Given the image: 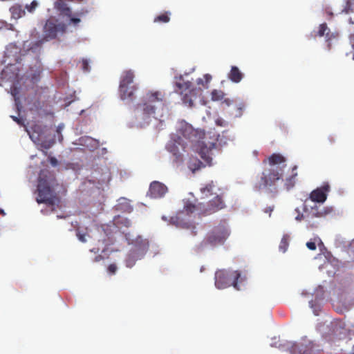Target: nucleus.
I'll return each mask as SVG.
<instances>
[{
  "label": "nucleus",
  "instance_id": "27",
  "mask_svg": "<svg viewBox=\"0 0 354 354\" xmlns=\"http://www.w3.org/2000/svg\"><path fill=\"white\" fill-rule=\"evenodd\" d=\"M76 236L78 240L82 243H86L87 241V238L90 237L88 233V229H82L80 227L76 228Z\"/></svg>",
  "mask_w": 354,
  "mask_h": 354
},
{
  "label": "nucleus",
  "instance_id": "1",
  "mask_svg": "<svg viewBox=\"0 0 354 354\" xmlns=\"http://www.w3.org/2000/svg\"><path fill=\"white\" fill-rule=\"evenodd\" d=\"M286 159L280 153H272L263 160L264 168L257 178L254 188L257 190H262L275 185L276 183L281 180L286 167Z\"/></svg>",
  "mask_w": 354,
  "mask_h": 354
},
{
  "label": "nucleus",
  "instance_id": "32",
  "mask_svg": "<svg viewBox=\"0 0 354 354\" xmlns=\"http://www.w3.org/2000/svg\"><path fill=\"white\" fill-rule=\"evenodd\" d=\"M288 236L284 235L281 240L279 248L282 252H285L288 248Z\"/></svg>",
  "mask_w": 354,
  "mask_h": 354
},
{
  "label": "nucleus",
  "instance_id": "12",
  "mask_svg": "<svg viewBox=\"0 0 354 354\" xmlns=\"http://www.w3.org/2000/svg\"><path fill=\"white\" fill-rule=\"evenodd\" d=\"M225 207V203L223 200V194H217L208 201L207 205L203 204L201 215L207 216L214 214Z\"/></svg>",
  "mask_w": 354,
  "mask_h": 354
},
{
  "label": "nucleus",
  "instance_id": "42",
  "mask_svg": "<svg viewBox=\"0 0 354 354\" xmlns=\"http://www.w3.org/2000/svg\"><path fill=\"white\" fill-rule=\"evenodd\" d=\"M102 259H103L102 256V255H97V256H96V257H95V259H94V261L97 262V261H101Z\"/></svg>",
  "mask_w": 354,
  "mask_h": 354
},
{
  "label": "nucleus",
  "instance_id": "25",
  "mask_svg": "<svg viewBox=\"0 0 354 354\" xmlns=\"http://www.w3.org/2000/svg\"><path fill=\"white\" fill-rule=\"evenodd\" d=\"M201 209H203L202 203L194 205L192 203L188 202L184 206V210L187 214H192L196 211H198L199 214H201Z\"/></svg>",
  "mask_w": 354,
  "mask_h": 354
},
{
  "label": "nucleus",
  "instance_id": "9",
  "mask_svg": "<svg viewBox=\"0 0 354 354\" xmlns=\"http://www.w3.org/2000/svg\"><path fill=\"white\" fill-rule=\"evenodd\" d=\"M165 95L160 91H149L145 97L143 103V111L145 114L151 115L155 113V106L153 104L159 102L163 104Z\"/></svg>",
  "mask_w": 354,
  "mask_h": 354
},
{
  "label": "nucleus",
  "instance_id": "20",
  "mask_svg": "<svg viewBox=\"0 0 354 354\" xmlns=\"http://www.w3.org/2000/svg\"><path fill=\"white\" fill-rule=\"evenodd\" d=\"M217 189L219 190V189L216 187L214 182L211 181L203 185L201 187L200 191L203 198H208L212 196L213 194H216V196L218 194L216 192Z\"/></svg>",
  "mask_w": 354,
  "mask_h": 354
},
{
  "label": "nucleus",
  "instance_id": "43",
  "mask_svg": "<svg viewBox=\"0 0 354 354\" xmlns=\"http://www.w3.org/2000/svg\"><path fill=\"white\" fill-rule=\"evenodd\" d=\"M12 118L14 121L17 122L18 124H21V120L15 116H12Z\"/></svg>",
  "mask_w": 354,
  "mask_h": 354
},
{
  "label": "nucleus",
  "instance_id": "15",
  "mask_svg": "<svg viewBox=\"0 0 354 354\" xmlns=\"http://www.w3.org/2000/svg\"><path fill=\"white\" fill-rule=\"evenodd\" d=\"M304 212H306V227L308 229H314L318 227L319 223L317 221H313L315 218H321L327 214L326 211H322L319 209V207L317 205H315L311 207L310 211H308L306 206L304 207Z\"/></svg>",
  "mask_w": 354,
  "mask_h": 354
},
{
  "label": "nucleus",
  "instance_id": "45",
  "mask_svg": "<svg viewBox=\"0 0 354 354\" xmlns=\"http://www.w3.org/2000/svg\"><path fill=\"white\" fill-rule=\"evenodd\" d=\"M53 163H56L57 162V160L55 158H52V161H51Z\"/></svg>",
  "mask_w": 354,
  "mask_h": 354
},
{
  "label": "nucleus",
  "instance_id": "14",
  "mask_svg": "<svg viewBox=\"0 0 354 354\" xmlns=\"http://www.w3.org/2000/svg\"><path fill=\"white\" fill-rule=\"evenodd\" d=\"M187 143L183 138L178 136L177 139L171 141L167 146L168 151L176 158V161L183 160V152L185 151Z\"/></svg>",
  "mask_w": 354,
  "mask_h": 354
},
{
  "label": "nucleus",
  "instance_id": "26",
  "mask_svg": "<svg viewBox=\"0 0 354 354\" xmlns=\"http://www.w3.org/2000/svg\"><path fill=\"white\" fill-rule=\"evenodd\" d=\"M205 166V163L203 164L198 158H191L188 162V167L192 172H195L199 170L202 167Z\"/></svg>",
  "mask_w": 354,
  "mask_h": 354
},
{
  "label": "nucleus",
  "instance_id": "49",
  "mask_svg": "<svg viewBox=\"0 0 354 354\" xmlns=\"http://www.w3.org/2000/svg\"><path fill=\"white\" fill-rule=\"evenodd\" d=\"M353 59H354V54H353Z\"/></svg>",
  "mask_w": 354,
  "mask_h": 354
},
{
  "label": "nucleus",
  "instance_id": "23",
  "mask_svg": "<svg viewBox=\"0 0 354 354\" xmlns=\"http://www.w3.org/2000/svg\"><path fill=\"white\" fill-rule=\"evenodd\" d=\"M30 138L34 142H37L41 145L42 147L48 149H49L54 143V139H52L50 141H42L41 139V136L37 134L35 135V132L30 135Z\"/></svg>",
  "mask_w": 354,
  "mask_h": 354
},
{
  "label": "nucleus",
  "instance_id": "30",
  "mask_svg": "<svg viewBox=\"0 0 354 354\" xmlns=\"http://www.w3.org/2000/svg\"><path fill=\"white\" fill-rule=\"evenodd\" d=\"M225 95L223 91L214 89L211 93V99L213 101H220L224 99Z\"/></svg>",
  "mask_w": 354,
  "mask_h": 354
},
{
  "label": "nucleus",
  "instance_id": "19",
  "mask_svg": "<svg viewBox=\"0 0 354 354\" xmlns=\"http://www.w3.org/2000/svg\"><path fill=\"white\" fill-rule=\"evenodd\" d=\"M329 191V185L324 184L321 187L313 190L310 194V198L313 202L324 203L327 198V194Z\"/></svg>",
  "mask_w": 354,
  "mask_h": 354
},
{
  "label": "nucleus",
  "instance_id": "41",
  "mask_svg": "<svg viewBox=\"0 0 354 354\" xmlns=\"http://www.w3.org/2000/svg\"><path fill=\"white\" fill-rule=\"evenodd\" d=\"M328 140L329 141V142L330 144H333L335 143L336 139H335V136L334 135H330L328 137Z\"/></svg>",
  "mask_w": 354,
  "mask_h": 354
},
{
  "label": "nucleus",
  "instance_id": "47",
  "mask_svg": "<svg viewBox=\"0 0 354 354\" xmlns=\"http://www.w3.org/2000/svg\"><path fill=\"white\" fill-rule=\"evenodd\" d=\"M1 216L5 214L4 211L2 209L1 210Z\"/></svg>",
  "mask_w": 354,
  "mask_h": 354
},
{
  "label": "nucleus",
  "instance_id": "7",
  "mask_svg": "<svg viewBox=\"0 0 354 354\" xmlns=\"http://www.w3.org/2000/svg\"><path fill=\"white\" fill-rule=\"evenodd\" d=\"M149 241L147 239H138L136 244L128 254L125 263L128 268H132L136 261L142 259L149 250Z\"/></svg>",
  "mask_w": 354,
  "mask_h": 354
},
{
  "label": "nucleus",
  "instance_id": "36",
  "mask_svg": "<svg viewBox=\"0 0 354 354\" xmlns=\"http://www.w3.org/2000/svg\"><path fill=\"white\" fill-rule=\"evenodd\" d=\"M82 70L84 71V72H88L90 71V67H89V65H88V62L86 59H83L82 62Z\"/></svg>",
  "mask_w": 354,
  "mask_h": 354
},
{
  "label": "nucleus",
  "instance_id": "35",
  "mask_svg": "<svg viewBox=\"0 0 354 354\" xmlns=\"http://www.w3.org/2000/svg\"><path fill=\"white\" fill-rule=\"evenodd\" d=\"M295 211L297 212V215L295 216V219L297 221H301L302 220L306 221V213L304 214L301 213L297 208L295 209Z\"/></svg>",
  "mask_w": 354,
  "mask_h": 354
},
{
  "label": "nucleus",
  "instance_id": "46",
  "mask_svg": "<svg viewBox=\"0 0 354 354\" xmlns=\"http://www.w3.org/2000/svg\"><path fill=\"white\" fill-rule=\"evenodd\" d=\"M15 102H16V106H17V109H19V104H18V102H17L16 99H15Z\"/></svg>",
  "mask_w": 354,
  "mask_h": 354
},
{
  "label": "nucleus",
  "instance_id": "21",
  "mask_svg": "<svg viewBox=\"0 0 354 354\" xmlns=\"http://www.w3.org/2000/svg\"><path fill=\"white\" fill-rule=\"evenodd\" d=\"M297 169V166L295 165L292 167L291 174L285 179L284 187L287 190H290L294 187L296 184V178L298 175Z\"/></svg>",
  "mask_w": 354,
  "mask_h": 354
},
{
  "label": "nucleus",
  "instance_id": "6",
  "mask_svg": "<svg viewBox=\"0 0 354 354\" xmlns=\"http://www.w3.org/2000/svg\"><path fill=\"white\" fill-rule=\"evenodd\" d=\"M229 235L230 232L227 227L225 224H219L207 234L202 244L210 246L223 245Z\"/></svg>",
  "mask_w": 354,
  "mask_h": 354
},
{
  "label": "nucleus",
  "instance_id": "17",
  "mask_svg": "<svg viewBox=\"0 0 354 354\" xmlns=\"http://www.w3.org/2000/svg\"><path fill=\"white\" fill-rule=\"evenodd\" d=\"M167 192V187L162 183L153 181L150 185L147 196L151 198L163 197Z\"/></svg>",
  "mask_w": 354,
  "mask_h": 354
},
{
  "label": "nucleus",
  "instance_id": "44",
  "mask_svg": "<svg viewBox=\"0 0 354 354\" xmlns=\"http://www.w3.org/2000/svg\"><path fill=\"white\" fill-rule=\"evenodd\" d=\"M225 102L229 105L230 104V100H225Z\"/></svg>",
  "mask_w": 354,
  "mask_h": 354
},
{
  "label": "nucleus",
  "instance_id": "11",
  "mask_svg": "<svg viewBox=\"0 0 354 354\" xmlns=\"http://www.w3.org/2000/svg\"><path fill=\"white\" fill-rule=\"evenodd\" d=\"M66 26L63 23H57V20L49 19L44 27V37L47 39L56 38L59 32H65Z\"/></svg>",
  "mask_w": 354,
  "mask_h": 354
},
{
  "label": "nucleus",
  "instance_id": "31",
  "mask_svg": "<svg viewBox=\"0 0 354 354\" xmlns=\"http://www.w3.org/2000/svg\"><path fill=\"white\" fill-rule=\"evenodd\" d=\"M212 80V76L209 74H205L203 78H198L196 80V83L198 85H202L204 88L208 87V84Z\"/></svg>",
  "mask_w": 354,
  "mask_h": 354
},
{
  "label": "nucleus",
  "instance_id": "22",
  "mask_svg": "<svg viewBox=\"0 0 354 354\" xmlns=\"http://www.w3.org/2000/svg\"><path fill=\"white\" fill-rule=\"evenodd\" d=\"M227 77L232 82L239 83L242 80L243 73H241L237 66H232Z\"/></svg>",
  "mask_w": 354,
  "mask_h": 354
},
{
  "label": "nucleus",
  "instance_id": "4",
  "mask_svg": "<svg viewBox=\"0 0 354 354\" xmlns=\"http://www.w3.org/2000/svg\"><path fill=\"white\" fill-rule=\"evenodd\" d=\"M241 274L238 271H227L221 270L215 274V285L219 289L226 288L230 286H233L234 288L239 290L238 286V279L240 278Z\"/></svg>",
  "mask_w": 354,
  "mask_h": 354
},
{
  "label": "nucleus",
  "instance_id": "5",
  "mask_svg": "<svg viewBox=\"0 0 354 354\" xmlns=\"http://www.w3.org/2000/svg\"><path fill=\"white\" fill-rule=\"evenodd\" d=\"M55 8L62 17L66 18L69 25H73L74 26H78L81 22L82 18L88 13V10L84 9L73 12L71 9L63 0L57 1L55 4Z\"/></svg>",
  "mask_w": 354,
  "mask_h": 354
},
{
  "label": "nucleus",
  "instance_id": "18",
  "mask_svg": "<svg viewBox=\"0 0 354 354\" xmlns=\"http://www.w3.org/2000/svg\"><path fill=\"white\" fill-rule=\"evenodd\" d=\"M331 335L338 339L344 338L347 334L346 324L342 319H335L330 324Z\"/></svg>",
  "mask_w": 354,
  "mask_h": 354
},
{
  "label": "nucleus",
  "instance_id": "39",
  "mask_svg": "<svg viewBox=\"0 0 354 354\" xmlns=\"http://www.w3.org/2000/svg\"><path fill=\"white\" fill-rule=\"evenodd\" d=\"M62 128H63V127L60 126V125H59L57 127V132L58 134H59V141H62V139H63L62 135L61 134V131L62 130Z\"/></svg>",
  "mask_w": 354,
  "mask_h": 354
},
{
  "label": "nucleus",
  "instance_id": "3",
  "mask_svg": "<svg viewBox=\"0 0 354 354\" xmlns=\"http://www.w3.org/2000/svg\"><path fill=\"white\" fill-rule=\"evenodd\" d=\"M134 73L131 70L124 71L120 77L119 91L120 97L122 100H133V95L135 91L138 89L136 85L131 84L133 82Z\"/></svg>",
  "mask_w": 354,
  "mask_h": 354
},
{
  "label": "nucleus",
  "instance_id": "34",
  "mask_svg": "<svg viewBox=\"0 0 354 354\" xmlns=\"http://www.w3.org/2000/svg\"><path fill=\"white\" fill-rule=\"evenodd\" d=\"M38 6V3L36 1H32L30 5H26V8L29 12H33Z\"/></svg>",
  "mask_w": 354,
  "mask_h": 354
},
{
  "label": "nucleus",
  "instance_id": "40",
  "mask_svg": "<svg viewBox=\"0 0 354 354\" xmlns=\"http://www.w3.org/2000/svg\"><path fill=\"white\" fill-rule=\"evenodd\" d=\"M216 123L218 126H221V127H223L225 125V122L223 119L216 120Z\"/></svg>",
  "mask_w": 354,
  "mask_h": 354
},
{
  "label": "nucleus",
  "instance_id": "28",
  "mask_svg": "<svg viewBox=\"0 0 354 354\" xmlns=\"http://www.w3.org/2000/svg\"><path fill=\"white\" fill-rule=\"evenodd\" d=\"M170 12H165L164 13L156 17L153 21L156 23H168L170 20Z\"/></svg>",
  "mask_w": 354,
  "mask_h": 354
},
{
  "label": "nucleus",
  "instance_id": "2",
  "mask_svg": "<svg viewBox=\"0 0 354 354\" xmlns=\"http://www.w3.org/2000/svg\"><path fill=\"white\" fill-rule=\"evenodd\" d=\"M59 186L55 175L48 170L40 172L37 185V202L48 205H55L59 202L55 191Z\"/></svg>",
  "mask_w": 354,
  "mask_h": 354
},
{
  "label": "nucleus",
  "instance_id": "24",
  "mask_svg": "<svg viewBox=\"0 0 354 354\" xmlns=\"http://www.w3.org/2000/svg\"><path fill=\"white\" fill-rule=\"evenodd\" d=\"M10 12L12 18L18 19L25 15L26 12L22 8V6L19 4H15L10 8Z\"/></svg>",
  "mask_w": 354,
  "mask_h": 354
},
{
  "label": "nucleus",
  "instance_id": "10",
  "mask_svg": "<svg viewBox=\"0 0 354 354\" xmlns=\"http://www.w3.org/2000/svg\"><path fill=\"white\" fill-rule=\"evenodd\" d=\"M195 147L196 152L203 160L205 165L211 166L212 165V156H214V150L216 147V143L211 142L209 143V145H207L203 141H198Z\"/></svg>",
  "mask_w": 354,
  "mask_h": 354
},
{
  "label": "nucleus",
  "instance_id": "38",
  "mask_svg": "<svg viewBox=\"0 0 354 354\" xmlns=\"http://www.w3.org/2000/svg\"><path fill=\"white\" fill-rule=\"evenodd\" d=\"M274 205L268 206L264 209L263 212L265 213H268L269 214V216H270L272 211L274 210Z\"/></svg>",
  "mask_w": 354,
  "mask_h": 354
},
{
  "label": "nucleus",
  "instance_id": "33",
  "mask_svg": "<svg viewBox=\"0 0 354 354\" xmlns=\"http://www.w3.org/2000/svg\"><path fill=\"white\" fill-rule=\"evenodd\" d=\"M328 30V26L326 23L322 24L319 27L318 35L319 37H323L325 35L326 31Z\"/></svg>",
  "mask_w": 354,
  "mask_h": 354
},
{
  "label": "nucleus",
  "instance_id": "16",
  "mask_svg": "<svg viewBox=\"0 0 354 354\" xmlns=\"http://www.w3.org/2000/svg\"><path fill=\"white\" fill-rule=\"evenodd\" d=\"M290 354H312L313 345L310 342L299 343L286 342L284 345Z\"/></svg>",
  "mask_w": 354,
  "mask_h": 354
},
{
  "label": "nucleus",
  "instance_id": "29",
  "mask_svg": "<svg viewBox=\"0 0 354 354\" xmlns=\"http://www.w3.org/2000/svg\"><path fill=\"white\" fill-rule=\"evenodd\" d=\"M317 244L323 245L322 240L318 236H315L308 241L306 243V247L310 250H315L317 248Z\"/></svg>",
  "mask_w": 354,
  "mask_h": 354
},
{
  "label": "nucleus",
  "instance_id": "37",
  "mask_svg": "<svg viewBox=\"0 0 354 354\" xmlns=\"http://www.w3.org/2000/svg\"><path fill=\"white\" fill-rule=\"evenodd\" d=\"M117 266L115 264V263H112V264H110L108 267V272L110 273V274H115L117 271Z\"/></svg>",
  "mask_w": 354,
  "mask_h": 354
},
{
  "label": "nucleus",
  "instance_id": "48",
  "mask_svg": "<svg viewBox=\"0 0 354 354\" xmlns=\"http://www.w3.org/2000/svg\"><path fill=\"white\" fill-rule=\"evenodd\" d=\"M7 53H8V52H7V51H5V57H7V56H8V55H7Z\"/></svg>",
  "mask_w": 354,
  "mask_h": 354
},
{
  "label": "nucleus",
  "instance_id": "8",
  "mask_svg": "<svg viewBox=\"0 0 354 354\" xmlns=\"http://www.w3.org/2000/svg\"><path fill=\"white\" fill-rule=\"evenodd\" d=\"M176 91L183 95V104L189 107H193L194 102L196 99V92L195 89L191 88L192 83L189 81L185 82L180 77L179 81L176 82Z\"/></svg>",
  "mask_w": 354,
  "mask_h": 354
},
{
  "label": "nucleus",
  "instance_id": "13",
  "mask_svg": "<svg viewBox=\"0 0 354 354\" xmlns=\"http://www.w3.org/2000/svg\"><path fill=\"white\" fill-rule=\"evenodd\" d=\"M178 132L184 138L196 142L198 141V139L201 138L204 135L203 133L194 129L192 125L184 121L180 122Z\"/></svg>",
  "mask_w": 354,
  "mask_h": 354
}]
</instances>
